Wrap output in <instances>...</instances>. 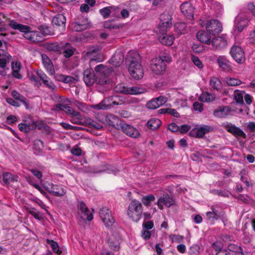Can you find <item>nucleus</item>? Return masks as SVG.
<instances>
[{"label": "nucleus", "instance_id": "obj_1", "mask_svg": "<svg viewBox=\"0 0 255 255\" xmlns=\"http://www.w3.org/2000/svg\"><path fill=\"white\" fill-rule=\"evenodd\" d=\"M128 58V71L130 76L135 79L142 78L143 70L140 64V58L137 52L129 54Z\"/></svg>", "mask_w": 255, "mask_h": 255}, {"label": "nucleus", "instance_id": "obj_2", "mask_svg": "<svg viewBox=\"0 0 255 255\" xmlns=\"http://www.w3.org/2000/svg\"><path fill=\"white\" fill-rule=\"evenodd\" d=\"M142 212L141 203L137 200H132L129 204L127 210L128 218L134 222H138L142 217Z\"/></svg>", "mask_w": 255, "mask_h": 255}, {"label": "nucleus", "instance_id": "obj_3", "mask_svg": "<svg viewBox=\"0 0 255 255\" xmlns=\"http://www.w3.org/2000/svg\"><path fill=\"white\" fill-rule=\"evenodd\" d=\"M211 211L206 212V220L208 222L214 224L215 221L223 219L225 216V212L217 206H212Z\"/></svg>", "mask_w": 255, "mask_h": 255}, {"label": "nucleus", "instance_id": "obj_4", "mask_svg": "<svg viewBox=\"0 0 255 255\" xmlns=\"http://www.w3.org/2000/svg\"><path fill=\"white\" fill-rule=\"evenodd\" d=\"M160 23L158 29L160 33H165L172 25V18L168 13H163L160 15Z\"/></svg>", "mask_w": 255, "mask_h": 255}, {"label": "nucleus", "instance_id": "obj_5", "mask_svg": "<svg viewBox=\"0 0 255 255\" xmlns=\"http://www.w3.org/2000/svg\"><path fill=\"white\" fill-rule=\"evenodd\" d=\"M99 215L107 228L111 227L115 222L111 211L106 207H103L100 210Z\"/></svg>", "mask_w": 255, "mask_h": 255}, {"label": "nucleus", "instance_id": "obj_6", "mask_svg": "<svg viewBox=\"0 0 255 255\" xmlns=\"http://www.w3.org/2000/svg\"><path fill=\"white\" fill-rule=\"evenodd\" d=\"M73 29L75 31H82L92 26V24L87 17L81 16L72 23Z\"/></svg>", "mask_w": 255, "mask_h": 255}, {"label": "nucleus", "instance_id": "obj_7", "mask_svg": "<svg viewBox=\"0 0 255 255\" xmlns=\"http://www.w3.org/2000/svg\"><path fill=\"white\" fill-rule=\"evenodd\" d=\"M206 29L210 34L216 35L222 31V26L218 20L211 19L207 21Z\"/></svg>", "mask_w": 255, "mask_h": 255}, {"label": "nucleus", "instance_id": "obj_8", "mask_svg": "<svg viewBox=\"0 0 255 255\" xmlns=\"http://www.w3.org/2000/svg\"><path fill=\"white\" fill-rule=\"evenodd\" d=\"M222 127L236 137H241L244 139L247 137L245 132L242 129L231 123H223Z\"/></svg>", "mask_w": 255, "mask_h": 255}, {"label": "nucleus", "instance_id": "obj_9", "mask_svg": "<svg viewBox=\"0 0 255 255\" xmlns=\"http://www.w3.org/2000/svg\"><path fill=\"white\" fill-rule=\"evenodd\" d=\"M156 204L160 210H163V205H165L167 208H169L172 206L175 205L176 201L175 199L169 196L167 193H164L159 198Z\"/></svg>", "mask_w": 255, "mask_h": 255}, {"label": "nucleus", "instance_id": "obj_10", "mask_svg": "<svg viewBox=\"0 0 255 255\" xmlns=\"http://www.w3.org/2000/svg\"><path fill=\"white\" fill-rule=\"evenodd\" d=\"M230 53L232 57L237 63L242 64L245 61V52L241 47L236 45L233 46Z\"/></svg>", "mask_w": 255, "mask_h": 255}, {"label": "nucleus", "instance_id": "obj_11", "mask_svg": "<svg viewBox=\"0 0 255 255\" xmlns=\"http://www.w3.org/2000/svg\"><path fill=\"white\" fill-rule=\"evenodd\" d=\"M150 68L155 74L160 75L165 72L166 65L161 60L155 58L151 61Z\"/></svg>", "mask_w": 255, "mask_h": 255}, {"label": "nucleus", "instance_id": "obj_12", "mask_svg": "<svg viewBox=\"0 0 255 255\" xmlns=\"http://www.w3.org/2000/svg\"><path fill=\"white\" fill-rule=\"evenodd\" d=\"M120 128L127 135L133 138H137L140 135L139 131L135 128L126 123H122Z\"/></svg>", "mask_w": 255, "mask_h": 255}, {"label": "nucleus", "instance_id": "obj_13", "mask_svg": "<svg viewBox=\"0 0 255 255\" xmlns=\"http://www.w3.org/2000/svg\"><path fill=\"white\" fill-rule=\"evenodd\" d=\"M78 209L79 214L80 215L82 219L87 220L88 221H91L93 220V214L90 213L89 209L84 202L81 201L79 202Z\"/></svg>", "mask_w": 255, "mask_h": 255}, {"label": "nucleus", "instance_id": "obj_14", "mask_svg": "<svg viewBox=\"0 0 255 255\" xmlns=\"http://www.w3.org/2000/svg\"><path fill=\"white\" fill-rule=\"evenodd\" d=\"M102 48L99 46H92L89 48L86 55L88 57L93 56L91 58L90 63L94 61L100 62L101 61L100 55Z\"/></svg>", "mask_w": 255, "mask_h": 255}, {"label": "nucleus", "instance_id": "obj_15", "mask_svg": "<svg viewBox=\"0 0 255 255\" xmlns=\"http://www.w3.org/2000/svg\"><path fill=\"white\" fill-rule=\"evenodd\" d=\"M167 102L165 97L160 96L148 101L146 105V107L151 110H154L162 106Z\"/></svg>", "mask_w": 255, "mask_h": 255}, {"label": "nucleus", "instance_id": "obj_16", "mask_svg": "<svg viewBox=\"0 0 255 255\" xmlns=\"http://www.w3.org/2000/svg\"><path fill=\"white\" fill-rule=\"evenodd\" d=\"M83 75V80L88 87L91 86L96 81V76L92 68H88L84 70Z\"/></svg>", "mask_w": 255, "mask_h": 255}, {"label": "nucleus", "instance_id": "obj_17", "mask_svg": "<svg viewBox=\"0 0 255 255\" xmlns=\"http://www.w3.org/2000/svg\"><path fill=\"white\" fill-rule=\"evenodd\" d=\"M180 9L183 14L188 19L193 18L194 7L188 2H185L180 5Z\"/></svg>", "mask_w": 255, "mask_h": 255}, {"label": "nucleus", "instance_id": "obj_18", "mask_svg": "<svg viewBox=\"0 0 255 255\" xmlns=\"http://www.w3.org/2000/svg\"><path fill=\"white\" fill-rule=\"evenodd\" d=\"M106 123L109 126H112L115 128L119 129L122 123L119 118L114 115L109 114L105 117Z\"/></svg>", "mask_w": 255, "mask_h": 255}, {"label": "nucleus", "instance_id": "obj_19", "mask_svg": "<svg viewBox=\"0 0 255 255\" xmlns=\"http://www.w3.org/2000/svg\"><path fill=\"white\" fill-rule=\"evenodd\" d=\"M217 63L220 68L225 72H230L232 71V66L230 61L225 56H220L217 59Z\"/></svg>", "mask_w": 255, "mask_h": 255}, {"label": "nucleus", "instance_id": "obj_20", "mask_svg": "<svg viewBox=\"0 0 255 255\" xmlns=\"http://www.w3.org/2000/svg\"><path fill=\"white\" fill-rule=\"evenodd\" d=\"M249 22L248 19L245 17L242 18L238 15L236 18L234 27L239 32H241L247 26Z\"/></svg>", "mask_w": 255, "mask_h": 255}, {"label": "nucleus", "instance_id": "obj_21", "mask_svg": "<svg viewBox=\"0 0 255 255\" xmlns=\"http://www.w3.org/2000/svg\"><path fill=\"white\" fill-rule=\"evenodd\" d=\"M51 194L57 196L61 197L65 195L66 193L65 190L60 185L51 184V187L49 188L48 190Z\"/></svg>", "mask_w": 255, "mask_h": 255}, {"label": "nucleus", "instance_id": "obj_22", "mask_svg": "<svg viewBox=\"0 0 255 255\" xmlns=\"http://www.w3.org/2000/svg\"><path fill=\"white\" fill-rule=\"evenodd\" d=\"M9 26L14 29L18 30L20 32L24 33V36H25V34L31 30V27L30 26L18 23L14 20L10 21Z\"/></svg>", "mask_w": 255, "mask_h": 255}, {"label": "nucleus", "instance_id": "obj_23", "mask_svg": "<svg viewBox=\"0 0 255 255\" xmlns=\"http://www.w3.org/2000/svg\"><path fill=\"white\" fill-rule=\"evenodd\" d=\"M24 37L26 39L35 43L41 42L43 40V38L40 35V32L31 31V30L25 34Z\"/></svg>", "mask_w": 255, "mask_h": 255}, {"label": "nucleus", "instance_id": "obj_24", "mask_svg": "<svg viewBox=\"0 0 255 255\" xmlns=\"http://www.w3.org/2000/svg\"><path fill=\"white\" fill-rule=\"evenodd\" d=\"M41 57L43 64L49 74L51 75H54L55 73V70L51 60L45 54H42L41 55Z\"/></svg>", "mask_w": 255, "mask_h": 255}, {"label": "nucleus", "instance_id": "obj_25", "mask_svg": "<svg viewBox=\"0 0 255 255\" xmlns=\"http://www.w3.org/2000/svg\"><path fill=\"white\" fill-rule=\"evenodd\" d=\"M214 128L212 126L203 125L196 130V137L202 138L206 133L212 132Z\"/></svg>", "mask_w": 255, "mask_h": 255}, {"label": "nucleus", "instance_id": "obj_26", "mask_svg": "<svg viewBox=\"0 0 255 255\" xmlns=\"http://www.w3.org/2000/svg\"><path fill=\"white\" fill-rule=\"evenodd\" d=\"M211 35L207 31L200 30L196 33V37L200 42L209 44L211 42Z\"/></svg>", "mask_w": 255, "mask_h": 255}, {"label": "nucleus", "instance_id": "obj_27", "mask_svg": "<svg viewBox=\"0 0 255 255\" xmlns=\"http://www.w3.org/2000/svg\"><path fill=\"white\" fill-rule=\"evenodd\" d=\"M66 21V17L63 14H58L54 16L52 23L55 26H61L65 28Z\"/></svg>", "mask_w": 255, "mask_h": 255}, {"label": "nucleus", "instance_id": "obj_28", "mask_svg": "<svg viewBox=\"0 0 255 255\" xmlns=\"http://www.w3.org/2000/svg\"><path fill=\"white\" fill-rule=\"evenodd\" d=\"M231 109L229 107H220L214 111V115L218 118H222L227 116L230 112Z\"/></svg>", "mask_w": 255, "mask_h": 255}, {"label": "nucleus", "instance_id": "obj_29", "mask_svg": "<svg viewBox=\"0 0 255 255\" xmlns=\"http://www.w3.org/2000/svg\"><path fill=\"white\" fill-rule=\"evenodd\" d=\"M11 96L15 100H18L22 103L25 106L26 109L29 108V104L26 98L17 91L12 90L11 92Z\"/></svg>", "mask_w": 255, "mask_h": 255}, {"label": "nucleus", "instance_id": "obj_30", "mask_svg": "<svg viewBox=\"0 0 255 255\" xmlns=\"http://www.w3.org/2000/svg\"><path fill=\"white\" fill-rule=\"evenodd\" d=\"M162 35L159 37L160 42L166 45H171L174 40V37L172 35L165 34V33H160Z\"/></svg>", "mask_w": 255, "mask_h": 255}, {"label": "nucleus", "instance_id": "obj_31", "mask_svg": "<svg viewBox=\"0 0 255 255\" xmlns=\"http://www.w3.org/2000/svg\"><path fill=\"white\" fill-rule=\"evenodd\" d=\"M18 177L17 175H13L12 174L6 172L3 173L2 180L5 185H8L11 183L17 181Z\"/></svg>", "mask_w": 255, "mask_h": 255}, {"label": "nucleus", "instance_id": "obj_32", "mask_svg": "<svg viewBox=\"0 0 255 255\" xmlns=\"http://www.w3.org/2000/svg\"><path fill=\"white\" fill-rule=\"evenodd\" d=\"M124 60V56L120 53L115 54L110 60L111 63L115 67L120 66Z\"/></svg>", "mask_w": 255, "mask_h": 255}, {"label": "nucleus", "instance_id": "obj_33", "mask_svg": "<svg viewBox=\"0 0 255 255\" xmlns=\"http://www.w3.org/2000/svg\"><path fill=\"white\" fill-rule=\"evenodd\" d=\"M46 49L49 51H54L58 53H62V46L57 43H49L46 45Z\"/></svg>", "mask_w": 255, "mask_h": 255}, {"label": "nucleus", "instance_id": "obj_34", "mask_svg": "<svg viewBox=\"0 0 255 255\" xmlns=\"http://www.w3.org/2000/svg\"><path fill=\"white\" fill-rule=\"evenodd\" d=\"M175 29L176 31L180 34H184L187 32L186 24L183 22H180L176 23L175 25Z\"/></svg>", "mask_w": 255, "mask_h": 255}, {"label": "nucleus", "instance_id": "obj_35", "mask_svg": "<svg viewBox=\"0 0 255 255\" xmlns=\"http://www.w3.org/2000/svg\"><path fill=\"white\" fill-rule=\"evenodd\" d=\"M210 85L214 90L219 91L222 87V83L220 79L217 77H212L210 81Z\"/></svg>", "mask_w": 255, "mask_h": 255}, {"label": "nucleus", "instance_id": "obj_36", "mask_svg": "<svg viewBox=\"0 0 255 255\" xmlns=\"http://www.w3.org/2000/svg\"><path fill=\"white\" fill-rule=\"evenodd\" d=\"M161 122L158 119H151L147 122L148 127L151 129H155L159 128Z\"/></svg>", "mask_w": 255, "mask_h": 255}, {"label": "nucleus", "instance_id": "obj_37", "mask_svg": "<svg viewBox=\"0 0 255 255\" xmlns=\"http://www.w3.org/2000/svg\"><path fill=\"white\" fill-rule=\"evenodd\" d=\"M46 242L51 246L54 253L58 255L61 254L62 251L60 250L59 246L56 241H54L52 240L47 239Z\"/></svg>", "mask_w": 255, "mask_h": 255}, {"label": "nucleus", "instance_id": "obj_38", "mask_svg": "<svg viewBox=\"0 0 255 255\" xmlns=\"http://www.w3.org/2000/svg\"><path fill=\"white\" fill-rule=\"evenodd\" d=\"M226 43V39L222 36H218L214 37L212 39V44L218 47L221 44L224 45Z\"/></svg>", "mask_w": 255, "mask_h": 255}, {"label": "nucleus", "instance_id": "obj_39", "mask_svg": "<svg viewBox=\"0 0 255 255\" xmlns=\"http://www.w3.org/2000/svg\"><path fill=\"white\" fill-rule=\"evenodd\" d=\"M155 199V197L153 195L149 194L148 195L143 196L141 200L144 205L149 206L151 203L154 201Z\"/></svg>", "mask_w": 255, "mask_h": 255}, {"label": "nucleus", "instance_id": "obj_40", "mask_svg": "<svg viewBox=\"0 0 255 255\" xmlns=\"http://www.w3.org/2000/svg\"><path fill=\"white\" fill-rule=\"evenodd\" d=\"M225 81L228 85L230 86H236L239 85L242 83L240 80L232 77H227L225 78Z\"/></svg>", "mask_w": 255, "mask_h": 255}, {"label": "nucleus", "instance_id": "obj_41", "mask_svg": "<svg viewBox=\"0 0 255 255\" xmlns=\"http://www.w3.org/2000/svg\"><path fill=\"white\" fill-rule=\"evenodd\" d=\"M234 197L239 201L245 204H249L251 203L252 200L247 195L239 194V195H234Z\"/></svg>", "mask_w": 255, "mask_h": 255}, {"label": "nucleus", "instance_id": "obj_42", "mask_svg": "<svg viewBox=\"0 0 255 255\" xmlns=\"http://www.w3.org/2000/svg\"><path fill=\"white\" fill-rule=\"evenodd\" d=\"M120 242L118 240L114 239L112 240L110 239L109 242V247L111 249L115 251H118L120 248Z\"/></svg>", "mask_w": 255, "mask_h": 255}, {"label": "nucleus", "instance_id": "obj_43", "mask_svg": "<svg viewBox=\"0 0 255 255\" xmlns=\"http://www.w3.org/2000/svg\"><path fill=\"white\" fill-rule=\"evenodd\" d=\"M114 8V6L105 7L100 9L99 12L104 18H107L111 13V9Z\"/></svg>", "mask_w": 255, "mask_h": 255}, {"label": "nucleus", "instance_id": "obj_44", "mask_svg": "<svg viewBox=\"0 0 255 255\" xmlns=\"http://www.w3.org/2000/svg\"><path fill=\"white\" fill-rule=\"evenodd\" d=\"M38 29L40 31V35L42 34L44 36H46L52 34L50 28L46 25H40Z\"/></svg>", "mask_w": 255, "mask_h": 255}, {"label": "nucleus", "instance_id": "obj_45", "mask_svg": "<svg viewBox=\"0 0 255 255\" xmlns=\"http://www.w3.org/2000/svg\"><path fill=\"white\" fill-rule=\"evenodd\" d=\"M104 27L106 29H119V26L114 23L113 20L105 21L104 23Z\"/></svg>", "mask_w": 255, "mask_h": 255}, {"label": "nucleus", "instance_id": "obj_46", "mask_svg": "<svg viewBox=\"0 0 255 255\" xmlns=\"http://www.w3.org/2000/svg\"><path fill=\"white\" fill-rule=\"evenodd\" d=\"M18 127L21 131L24 132H28L30 130L34 129V128L32 127V125H27L24 123H20L18 125Z\"/></svg>", "mask_w": 255, "mask_h": 255}, {"label": "nucleus", "instance_id": "obj_47", "mask_svg": "<svg viewBox=\"0 0 255 255\" xmlns=\"http://www.w3.org/2000/svg\"><path fill=\"white\" fill-rule=\"evenodd\" d=\"M28 212L38 220L40 221L42 219V217L40 213L34 208H31L29 209Z\"/></svg>", "mask_w": 255, "mask_h": 255}, {"label": "nucleus", "instance_id": "obj_48", "mask_svg": "<svg viewBox=\"0 0 255 255\" xmlns=\"http://www.w3.org/2000/svg\"><path fill=\"white\" fill-rule=\"evenodd\" d=\"M214 98L212 95L208 93L202 94L199 98V100L201 102H208L213 101Z\"/></svg>", "mask_w": 255, "mask_h": 255}, {"label": "nucleus", "instance_id": "obj_49", "mask_svg": "<svg viewBox=\"0 0 255 255\" xmlns=\"http://www.w3.org/2000/svg\"><path fill=\"white\" fill-rule=\"evenodd\" d=\"M43 146V142L41 140L37 139L34 141L33 148L38 152L41 151Z\"/></svg>", "mask_w": 255, "mask_h": 255}, {"label": "nucleus", "instance_id": "obj_50", "mask_svg": "<svg viewBox=\"0 0 255 255\" xmlns=\"http://www.w3.org/2000/svg\"><path fill=\"white\" fill-rule=\"evenodd\" d=\"M158 60H161L163 63L164 62L169 63L171 61V57L169 53L166 52H162L160 53L159 59H158Z\"/></svg>", "mask_w": 255, "mask_h": 255}, {"label": "nucleus", "instance_id": "obj_51", "mask_svg": "<svg viewBox=\"0 0 255 255\" xmlns=\"http://www.w3.org/2000/svg\"><path fill=\"white\" fill-rule=\"evenodd\" d=\"M192 48L196 53H201L204 50L203 45L200 43H193L192 46Z\"/></svg>", "mask_w": 255, "mask_h": 255}, {"label": "nucleus", "instance_id": "obj_52", "mask_svg": "<svg viewBox=\"0 0 255 255\" xmlns=\"http://www.w3.org/2000/svg\"><path fill=\"white\" fill-rule=\"evenodd\" d=\"M128 87L123 85L122 84L118 85L114 89L116 92L121 93L125 94H127Z\"/></svg>", "mask_w": 255, "mask_h": 255}, {"label": "nucleus", "instance_id": "obj_53", "mask_svg": "<svg viewBox=\"0 0 255 255\" xmlns=\"http://www.w3.org/2000/svg\"><path fill=\"white\" fill-rule=\"evenodd\" d=\"M227 249H226L228 251H230L233 253H236L240 250H241V247L238 246V245L234 244H229L228 245Z\"/></svg>", "mask_w": 255, "mask_h": 255}, {"label": "nucleus", "instance_id": "obj_54", "mask_svg": "<svg viewBox=\"0 0 255 255\" xmlns=\"http://www.w3.org/2000/svg\"><path fill=\"white\" fill-rule=\"evenodd\" d=\"M211 193L214 195H217L218 196H222L224 197H228V192L225 190H213Z\"/></svg>", "mask_w": 255, "mask_h": 255}, {"label": "nucleus", "instance_id": "obj_55", "mask_svg": "<svg viewBox=\"0 0 255 255\" xmlns=\"http://www.w3.org/2000/svg\"><path fill=\"white\" fill-rule=\"evenodd\" d=\"M62 53L63 54L64 57L69 58L73 55L74 51L72 49H66L62 46Z\"/></svg>", "mask_w": 255, "mask_h": 255}, {"label": "nucleus", "instance_id": "obj_56", "mask_svg": "<svg viewBox=\"0 0 255 255\" xmlns=\"http://www.w3.org/2000/svg\"><path fill=\"white\" fill-rule=\"evenodd\" d=\"M200 247L197 245H193L190 248V254L197 255L199 254Z\"/></svg>", "mask_w": 255, "mask_h": 255}, {"label": "nucleus", "instance_id": "obj_57", "mask_svg": "<svg viewBox=\"0 0 255 255\" xmlns=\"http://www.w3.org/2000/svg\"><path fill=\"white\" fill-rule=\"evenodd\" d=\"M43 83L46 87H47L49 89H51L53 91H56V87L54 85L53 82L50 80V78L47 80L44 81Z\"/></svg>", "mask_w": 255, "mask_h": 255}, {"label": "nucleus", "instance_id": "obj_58", "mask_svg": "<svg viewBox=\"0 0 255 255\" xmlns=\"http://www.w3.org/2000/svg\"><path fill=\"white\" fill-rule=\"evenodd\" d=\"M127 94L136 95L141 93L140 89L136 87H128Z\"/></svg>", "mask_w": 255, "mask_h": 255}, {"label": "nucleus", "instance_id": "obj_59", "mask_svg": "<svg viewBox=\"0 0 255 255\" xmlns=\"http://www.w3.org/2000/svg\"><path fill=\"white\" fill-rule=\"evenodd\" d=\"M192 60L193 63L199 69H202L203 67L201 61L198 57L193 56L192 57Z\"/></svg>", "mask_w": 255, "mask_h": 255}, {"label": "nucleus", "instance_id": "obj_60", "mask_svg": "<svg viewBox=\"0 0 255 255\" xmlns=\"http://www.w3.org/2000/svg\"><path fill=\"white\" fill-rule=\"evenodd\" d=\"M105 100H103L99 104L93 106V108L94 109H97V110H105V109H107L109 108V106L108 105H106L105 104Z\"/></svg>", "mask_w": 255, "mask_h": 255}, {"label": "nucleus", "instance_id": "obj_61", "mask_svg": "<svg viewBox=\"0 0 255 255\" xmlns=\"http://www.w3.org/2000/svg\"><path fill=\"white\" fill-rule=\"evenodd\" d=\"M45 125L46 124L42 121L34 122H33L32 127H33L34 128H37L39 130H42Z\"/></svg>", "mask_w": 255, "mask_h": 255}, {"label": "nucleus", "instance_id": "obj_62", "mask_svg": "<svg viewBox=\"0 0 255 255\" xmlns=\"http://www.w3.org/2000/svg\"><path fill=\"white\" fill-rule=\"evenodd\" d=\"M193 109L196 111L199 112H202L203 110V104L202 103H199L198 102H195L193 105Z\"/></svg>", "mask_w": 255, "mask_h": 255}, {"label": "nucleus", "instance_id": "obj_63", "mask_svg": "<svg viewBox=\"0 0 255 255\" xmlns=\"http://www.w3.org/2000/svg\"><path fill=\"white\" fill-rule=\"evenodd\" d=\"M153 226V222L151 221L147 222L144 221L142 224L143 228L146 230H149L152 229Z\"/></svg>", "mask_w": 255, "mask_h": 255}, {"label": "nucleus", "instance_id": "obj_64", "mask_svg": "<svg viewBox=\"0 0 255 255\" xmlns=\"http://www.w3.org/2000/svg\"><path fill=\"white\" fill-rule=\"evenodd\" d=\"M213 248L217 252H219L220 251H222L223 249V245L220 242H214L212 244V245Z\"/></svg>", "mask_w": 255, "mask_h": 255}]
</instances>
